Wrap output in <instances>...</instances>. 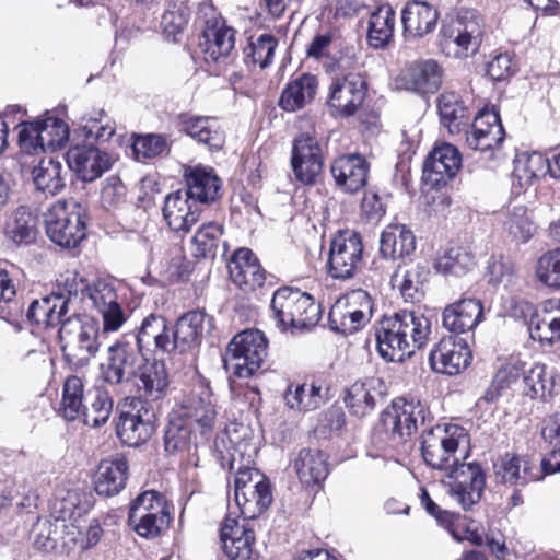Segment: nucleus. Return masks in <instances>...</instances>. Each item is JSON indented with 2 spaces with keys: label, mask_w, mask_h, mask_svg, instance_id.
<instances>
[{
  "label": "nucleus",
  "mask_w": 560,
  "mask_h": 560,
  "mask_svg": "<svg viewBox=\"0 0 560 560\" xmlns=\"http://www.w3.org/2000/svg\"><path fill=\"white\" fill-rule=\"evenodd\" d=\"M396 314L406 341L409 342L411 357L417 350L427 345L431 334V320L423 314L416 312L400 311Z\"/></svg>",
  "instance_id": "nucleus-49"
},
{
  "label": "nucleus",
  "mask_w": 560,
  "mask_h": 560,
  "mask_svg": "<svg viewBox=\"0 0 560 560\" xmlns=\"http://www.w3.org/2000/svg\"><path fill=\"white\" fill-rule=\"evenodd\" d=\"M100 325L92 318H66L59 328L65 360L72 369L86 366L100 350Z\"/></svg>",
  "instance_id": "nucleus-3"
},
{
  "label": "nucleus",
  "mask_w": 560,
  "mask_h": 560,
  "mask_svg": "<svg viewBox=\"0 0 560 560\" xmlns=\"http://www.w3.org/2000/svg\"><path fill=\"white\" fill-rule=\"evenodd\" d=\"M545 160L538 153L518 155L514 161L513 180L520 188L530 186L542 173Z\"/></svg>",
  "instance_id": "nucleus-58"
},
{
  "label": "nucleus",
  "mask_w": 560,
  "mask_h": 560,
  "mask_svg": "<svg viewBox=\"0 0 560 560\" xmlns=\"http://www.w3.org/2000/svg\"><path fill=\"white\" fill-rule=\"evenodd\" d=\"M495 480L511 487H524L542 478L538 467L527 457L505 453L493 463Z\"/></svg>",
  "instance_id": "nucleus-24"
},
{
  "label": "nucleus",
  "mask_w": 560,
  "mask_h": 560,
  "mask_svg": "<svg viewBox=\"0 0 560 560\" xmlns=\"http://www.w3.org/2000/svg\"><path fill=\"white\" fill-rule=\"evenodd\" d=\"M443 70L433 59H421L407 63L394 79L397 90L419 95L434 94L442 84Z\"/></svg>",
  "instance_id": "nucleus-15"
},
{
  "label": "nucleus",
  "mask_w": 560,
  "mask_h": 560,
  "mask_svg": "<svg viewBox=\"0 0 560 560\" xmlns=\"http://www.w3.org/2000/svg\"><path fill=\"white\" fill-rule=\"evenodd\" d=\"M151 513H171L165 495L156 490H145L138 494L130 503L128 516L137 517Z\"/></svg>",
  "instance_id": "nucleus-59"
},
{
  "label": "nucleus",
  "mask_w": 560,
  "mask_h": 560,
  "mask_svg": "<svg viewBox=\"0 0 560 560\" xmlns=\"http://www.w3.org/2000/svg\"><path fill=\"white\" fill-rule=\"evenodd\" d=\"M85 397L83 380L77 375L68 376L62 386V397L58 408L59 416L67 421L80 419Z\"/></svg>",
  "instance_id": "nucleus-51"
},
{
  "label": "nucleus",
  "mask_w": 560,
  "mask_h": 560,
  "mask_svg": "<svg viewBox=\"0 0 560 560\" xmlns=\"http://www.w3.org/2000/svg\"><path fill=\"white\" fill-rule=\"evenodd\" d=\"M142 352L124 335L107 349V360L102 364L103 380L110 385H120L137 377L142 368Z\"/></svg>",
  "instance_id": "nucleus-10"
},
{
  "label": "nucleus",
  "mask_w": 560,
  "mask_h": 560,
  "mask_svg": "<svg viewBox=\"0 0 560 560\" xmlns=\"http://www.w3.org/2000/svg\"><path fill=\"white\" fill-rule=\"evenodd\" d=\"M86 300L102 315L103 334L118 330L127 320L114 279L98 278L90 283Z\"/></svg>",
  "instance_id": "nucleus-13"
},
{
  "label": "nucleus",
  "mask_w": 560,
  "mask_h": 560,
  "mask_svg": "<svg viewBox=\"0 0 560 560\" xmlns=\"http://www.w3.org/2000/svg\"><path fill=\"white\" fill-rule=\"evenodd\" d=\"M223 228L215 222L202 224L192 237V252L197 258L213 259L218 254H226V243L222 241Z\"/></svg>",
  "instance_id": "nucleus-48"
},
{
  "label": "nucleus",
  "mask_w": 560,
  "mask_h": 560,
  "mask_svg": "<svg viewBox=\"0 0 560 560\" xmlns=\"http://www.w3.org/2000/svg\"><path fill=\"white\" fill-rule=\"evenodd\" d=\"M175 411L186 418L192 428L199 427L202 434L212 430L217 417L210 389L205 385L195 388Z\"/></svg>",
  "instance_id": "nucleus-31"
},
{
  "label": "nucleus",
  "mask_w": 560,
  "mask_h": 560,
  "mask_svg": "<svg viewBox=\"0 0 560 560\" xmlns=\"http://www.w3.org/2000/svg\"><path fill=\"white\" fill-rule=\"evenodd\" d=\"M504 226L517 242L525 243L534 234L535 226L525 206H514L508 211Z\"/></svg>",
  "instance_id": "nucleus-61"
},
{
  "label": "nucleus",
  "mask_w": 560,
  "mask_h": 560,
  "mask_svg": "<svg viewBox=\"0 0 560 560\" xmlns=\"http://www.w3.org/2000/svg\"><path fill=\"white\" fill-rule=\"evenodd\" d=\"M228 269L232 282L244 290H255L266 281L265 270L248 248L235 250L228 262Z\"/></svg>",
  "instance_id": "nucleus-30"
},
{
  "label": "nucleus",
  "mask_w": 560,
  "mask_h": 560,
  "mask_svg": "<svg viewBox=\"0 0 560 560\" xmlns=\"http://www.w3.org/2000/svg\"><path fill=\"white\" fill-rule=\"evenodd\" d=\"M138 373L135 383L138 398L133 402L143 401L145 405H153L159 404L167 396L170 380L163 362L153 361L142 365Z\"/></svg>",
  "instance_id": "nucleus-28"
},
{
  "label": "nucleus",
  "mask_w": 560,
  "mask_h": 560,
  "mask_svg": "<svg viewBox=\"0 0 560 560\" xmlns=\"http://www.w3.org/2000/svg\"><path fill=\"white\" fill-rule=\"evenodd\" d=\"M203 38L202 50L206 61L220 62L234 49L235 31L224 23L215 22L203 31Z\"/></svg>",
  "instance_id": "nucleus-42"
},
{
  "label": "nucleus",
  "mask_w": 560,
  "mask_h": 560,
  "mask_svg": "<svg viewBox=\"0 0 560 560\" xmlns=\"http://www.w3.org/2000/svg\"><path fill=\"white\" fill-rule=\"evenodd\" d=\"M100 117H90L85 124L80 125L74 133L82 138L85 143L106 142L115 133V126L110 122L104 112L98 113Z\"/></svg>",
  "instance_id": "nucleus-60"
},
{
  "label": "nucleus",
  "mask_w": 560,
  "mask_h": 560,
  "mask_svg": "<svg viewBox=\"0 0 560 560\" xmlns=\"http://www.w3.org/2000/svg\"><path fill=\"white\" fill-rule=\"evenodd\" d=\"M183 190L197 205H208L219 198L222 182L214 170L209 166H185Z\"/></svg>",
  "instance_id": "nucleus-26"
},
{
  "label": "nucleus",
  "mask_w": 560,
  "mask_h": 560,
  "mask_svg": "<svg viewBox=\"0 0 560 560\" xmlns=\"http://www.w3.org/2000/svg\"><path fill=\"white\" fill-rule=\"evenodd\" d=\"M374 335L378 354L384 360L402 362L410 358V346L401 331L396 313L393 316L383 317L375 327Z\"/></svg>",
  "instance_id": "nucleus-25"
},
{
  "label": "nucleus",
  "mask_w": 560,
  "mask_h": 560,
  "mask_svg": "<svg viewBox=\"0 0 560 560\" xmlns=\"http://www.w3.org/2000/svg\"><path fill=\"white\" fill-rule=\"evenodd\" d=\"M324 165L323 148L318 139L303 132L292 143L291 167L295 178L303 185H314Z\"/></svg>",
  "instance_id": "nucleus-14"
},
{
  "label": "nucleus",
  "mask_w": 560,
  "mask_h": 560,
  "mask_svg": "<svg viewBox=\"0 0 560 560\" xmlns=\"http://www.w3.org/2000/svg\"><path fill=\"white\" fill-rule=\"evenodd\" d=\"M520 310L533 340L551 345L560 339V300L547 302L541 310L525 302Z\"/></svg>",
  "instance_id": "nucleus-17"
},
{
  "label": "nucleus",
  "mask_w": 560,
  "mask_h": 560,
  "mask_svg": "<svg viewBox=\"0 0 560 560\" xmlns=\"http://www.w3.org/2000/svg\"><path fill=\"white\" fill-rule=\"evenodd\" d=\"M104 534V529L96 518L89 522L74 521L63 524L62 540L69 548L86 551L94 548Z\"/></svg>",
  "instance_id": "nucleus-43"
},
{
  "label": "nucleus",
  "mask_w": 560,
  "mask_h": 560,
  "mask_svg": "<svg viewBox=\"0 0 560 560\" xmlns=\"http://www.w3.org/2000/svg\"><path fill=\"white\" fill-rule=\"evenodd\" d=\"M505 132L499 114L481 112L475 117L470 131L466 132V142L472 150L491 151L504 140Z\"/></svg>",
  "instance_id": "nucleus-29"
},
{
  "label": "nucleus",
  "mask_w": 560,
  "mask_h": 560,
  "mask_svg": "<svg viewBox=\"0 0 560 560\" xmlns=\"http://www.w3.org/2000/svg\"><path fill=\"white\" fill-rule=\"evenodd\" d=\"M172 517L168 514L140 515L137 517L128 516V524L141 537L155 538L166 530L171 524Z\"/></svg>",
  "instance_id": "nucleus-63"
},
{
  "label": "nucleus",
  "mask_w": 560,
  "mask_h": 560,
  "mask_svg": "<svg viewBox=\"0 0 560 560\" xmlns=\"http://www.w3.org/2000/svg\"><path fill=\"white\" fill-rule=\"evenodd\" d=\"M330 172L339 189L355 194L368 184L370 163L361 154H343L332 162Z\"/></svg>",
  "instance_id": "nucleus-23"
},
{
  "label": "nucleus",
  "mask_w": 560,
  "mask_h": 560,
  "mask_svg": "<svg viewBox=\"0 0 560 560\" xmlns=\"http://www.w3.org/2000/svg\"><path fill=\"white\" fill-rule=\"evenodd\" d=\"M182 130L191 139L211 151H219L225 142V132L218 118L192 116L182 119Z\"/></svg>",
  "instance_id": "nucleus-37"
},
{
  "label": "nucleus",
  "mask_w": 560,
  "mask_h": 560,
  "mask_svg": "<svg viewBox=\"0 0 560 560\" xmlns=\"http://www.w3.org/2000/svg\"><path fill=\"white\" fill-rule=\"evenodd\" d=\"M483 33L482 18L476 11H462L455 19L443 22L440 30L441 46L453 50L456 58H466L478 51Z\"/></svg>",
  "instance_id": "nucleus-6"
},
{
  "label": "nucleus",
  "mask_w": 560,
  "mask_h": 560,
  "mask_svg": "<svg viewBox=\"0 0 560 560\" xmlns=\"http://www.w3.org/2000/svg\"><path fill=\"white\" fill-rule=\"evenodd\" d=\"M39 120L42 127L39 140L44 142V149L55 151L63 148L70 139L68 125L62 119L56 117H47Z\"/></svg>",
  "instance_id": "nucleus-62"
},
{
  "label": "nucleus",
  "mask_w": 560,
  "mask_h": 560,
  "mask_svg": "<svg viewBox=\"0 0 560 560\" xmlns=\"http://www.w3.org/2000/svg\"><path fill=\"white\" fill-rule=\"evenodd\" d=\"M438 108L441 122L451 133L459 132L462 128L469 126L470 109L456 92L442 93L439 97Z\"/></svg>",
  "instance_id": "nucleus-45"
},
{
  "label": "nucleus",
  "mask_w": 560,
  "mask_h": 560,
  "mask_svg": "<svg viewBox=\"0 0 560 560\" xmlns=\"http://www.w3.org/2000/svg\"><path fill=\"white\" fill-rule=\"evenodd\" d=\"M524 394L532 399L547 400L552 395L555 382L546 365L535 364L523 373Z\"/></svg>",
  "instance_id": "nucleus-56"
},
{
  "label": "nucleus",
  "mask_w": 560,
  "mask_h": 560,
  "mask_svg": "<svg viewBox=\"0 0 560 560\" xmlns=\"http://www.w3.org/2000/svg\"><path fill=\"white\" fill-rule=\"evenodd\" d=\"M361 236L354 231H341L330 244L328 273L334 279L346 280L354 276L362 260Z\"/></svg>",
  "instance_id": "nucleus-12"
},
{
  "label": "nucleus",
  "mask_w": 560,
  "mask_h": 560,
  "mask_svg": "<svg viewBox=\"0 0 560 560\" xmlns=\"http://www.w3.org/2000/svg\"><path fill=\"white\" fill-rule=\"evenodd\" d=\"M413 232L402 224L388 225L381 234L380 254L385 259H402L416 250Z\"/></svg>",
  "instance_id": "nucleus-41"
},
{
  "label": "nucleus",
  "mask_w": 560,
  "mask_h": 560,
  "mask_svg": "<svg viewBox=\"0 0 560 560\" xmlns=\"http://www.w3.org/2000/svg\"><path fill=\"white\" fill-rule=\"evenodd\" d=\"M268 353V341L258 329H246L233 337L224 355V366L240 378L253 376Z\"/></svg>",
  "instance_id": "nucleus-5"
},
{
  "label": "nucleus",
  "mask_w": 560,
  "mask_h": 560,
  "mask_svg": "<svg viewBox=\"0 0 560 560\" xmlns=\"http://www.w3.org/2000/svg\"><path fill=\"white\" fill-rule=\"evenodd\" d=\"M475 266V257L463 247H452L439 253L433 268L444 276L459 277Z\"/></svg>",
  "instance_id": "nucleus-54"
},
{
  "label": "nucleus",
  "mask_w": 560,
  "mask_h": 560,
  "mask_svg": "<svg viewBox=\"0 0 560 560\" xmlns=\"http://www.w3.org/2000/svg\"><path fill=\"white\" fill-rule=\"evenodd\" d=\"M381 381L378 378H366L353 383L345 397V404L350 412L357 417H364L370 413L376 404V398L381 396Z\"/></svg>",
  "instance_id": "nucleus-44"
},
{
  "label": "nucleus",
  "mask_w": 560,
  "mask_h": 560,
  "mask_svg": "<svg viewBox=\"0 0 560 560\" xmlns=\"http://www.w3.org/2000/svg\"><path fill=\"white\" fill-rule=\"evenodd\" d=\"M482 320V303L474 298H464L451 303L442 312L443 327L456 335L472 331Z\"/></svg>",
  "instance_id": "nucleus-27"
},
{
  "label": "nucleus",
  "mask_w": 560,
  "mask_h": 560,
  "mask_svg": "<svg viewBox=\"0 0 560 560\" xmlns=\"http://www.w3.org/2000/svg\"><path fill=\"white\" fill-rule=\"evenodd\" d=\"M38 233V217L28 207L20 206L7 215L3 235L15 247L34 244Z\"/></svg>",
  "instance_id": "nucleus-33"
},
{
  "label": "nucleus",
  "mask_w": 560,
  "mask_h": 560,
  "mask_svg": "<svg viewBox=\"0 0 560 560\" xmlns=\"http://www.w3.org/2000/svg\"><path fill=\"white\" fill-rule=\"evenodd\" d=\"M67 314V300L52 293L31 302L26 317L30 323L38 328L61 326Z\"/></svg>",
  "instance_id": "nucleus-39"
},
{
  "label": "nucleus",
  "mask_w": 560,
  "mask_h": 560,
  "mask_svg": "<svg viewBox=\"0 0 560 560\" xmlns=\"http://www.w3.org/2000/svg\"><path fill=\"white\" fill-rule=\"evenodd\" d=\"M49 240L63 248H73L85 238V209L74 199L58 200L45 214Z\"/></svg>",
  "instance_id": "nucleus-4"
},
{
  "label": "nucleus",
  "mask_w": 560,
  "mask_h": 560,
  "mask_svg": "<svg viewBox=\"0 0 560 560\" xmlns=\"http://www.w3.org/2000/svg\"><path fill=\"white\" fill-rule=\"evenodd\" d=\"M446 494L464 511H471L485 492L486 470L477 462H463L444 475L442 480Z\"/></svg>",
  "instance_id": "nucleus-8"
},
{
  "label": "nucleus",
  "mask_w": 560,
  "mask_h": 560,
  "mask_svg": "<svg viewBox=\"0 0 560 560\" xmlns=\"http://www.w3.org/2000/svg\"><path fill=\"white\" fill-rule=\"evenodd\" d=\"M270 308L273 319L282 330H308L320 319V305L314 298L292 287L276 290Z\"/></svg>",
  "instance_id": "nucleus-2"
},
{
  "label": "nucleus",
  "mask_w": 560,
  "mask_h": 560,
  "mask_svg": "<svg viewBox=\"0 0 560 560\" xmlns=\"http://www.w3.org/2000/svg\"><path fill=\"white\" fill-rule=\"evenodd\" d=\"M460 166L458 149L451 143H443L434 147L424 160L422 179L431 188H440L455 177Z\"/></svg>",
  "instance_id": "nucleus-19"
},
{
  "label": "nucleus",
  "mask_w": 560,
  "mask_h": 560,
  "mask_svg": "<svg viewBox=\"0 0 560 560\" xmlns=\"http://www.w3.org/2000/svg\"><path fill=\"white\" fill-rule=\"evenodd\" d=\"M318 79L311 73H301L284 85L278 106L288 113L303 109L311 104L317 94Z\"/></svg>",
  "instance_id": "nucleus-35"
},
{
  "label": "nucleus",
  "mask_w": 560,
  "mask_h": 560,
  "mask_svg": "<svg viewBox=\"0 0 560 560\" xmlns=\"http://www.w3.org/2000/svg\"><path fill=\"white\" fill-rule=\"evenodd\" d=\"M200 208L182 189L165 197L163 218L174 232L187 233L197 223Z\"/></svg>",
  "instance_id": "nucleus-32"
},
{
  "label": "nucleus",
  "mask_w": 560,
  "mask_h": 560,
  "mask_svg": "<svg viewBox=\"0 0 560 560\" xmlns=\"http://www.w3.org/2000/svg\"><path fill=\"white\" fill-rule=\"evenodd\" d=\"M429 277V265L419 261L399 269L394 276V281L405 301L416 302L420 301L423 285L428 282Z\"/></svg>",
  "instance_id": "nucleus-47"
},
{
  "label": "nucleus",
  "mask_w": 560,
  "mask_h": 560,
  "mask_svg": "<svg viewBox=\"0 0 560 560\" xmlns=\"http://www.w3.org/2000/svg\"><path fill=\"white\" fill-rule=\"evenodd\" d=\"M366 91V81L360 74H345L331 83L327 105L334 116H352L363 104Z\"/></svg>",
  "instance_id": "nucleus-16"
},
{
  "label": "nucleus",
  "mask_w": 560,
  "mask_h": 560,
  "mask_svg": "<svg viewBox=\"0 0 560 560\" xmlns=\"http://www.w3.org/2000/svg\"><path fill=\"white\" fill-rule=\"evenodd\" d=\"M127 337L148 358L156 352L173 353L172 329L162 315L150 314L147 316L137 334H126Z\"/></svg>",
  "instance_id": "nucleus-20"
},
{
  "label": "nucleus",
  "mask_w": 560,
  "mask_h": 560,
  "mask_svg": "<svg viewBox=\"0 0 560 560\" xmlns=\"http://www.w3.org/2000/svg\"><path fill=\"white\" fill-rule=\"evenodd\" d=\"M320 392L322 388L313 384H290L283 394V400L288 408L306 412L320 406Z\"/></svg>",
  "instance_id": "nucleus-55"
},
{
  "label": "nucleus",
  "mask_w": 560,
  "mask_h": 560,
  "mask_svg": "<svg viewBox=\"0 0 560 560\" xmlns=\"http://www.w3.org/2000/svg\"><path fill=\"white\" fill-rule=\"evenodd\" d=\"M256 489V506L264 509L268 502H272L270 483L265 476L257 470L240 469L234 477V501L238 502L245 492Z\"/></svg>",
  "instance_id": "nucleus-50"
},
{
  "label": "nucleus",
  "mask_w": 560,
  "mask_h": 560,
  "mask_svg": "<svg viewBox=\"0 0 560 560\" xmlns=\"http://www.w3.org/2000/svg\"><path fill=\"white\" fill-rule=\"evenodd\" d=\"M69 172L60 161L44 158L32 170V178L37 191L45 196H56L66 188Z\"/></svg>",
  "instance_id": "nucleus-40"
},
{
  "label": "nucleus",
  "mask_w": 560,
  "mask_h": 560,
  "mask_svg": "<svg viewBox=\"0 0 560 560\" xmlns=\"http://www.w3.org/2000/svg\"><path fill=\"white\" fill-rule=\"evenodd\" d=\"M395 13L389 5L380 7L369 20L368 42L374 48H384L393 37Z\"/></svg>",
  "instance_id": "nucleus-52"
},
{
  "label": "nucleus",
  "mask_w": 560,
  "mask_h": 560,
  "mask_svg": "<svg viewBox=\"0 0 560 560\" xmlns=\"http://www.w3.org/2000/svg\"><path fill=\"white\" fill-rule=\"evenodd\" d=\"M194 428L188 420L173 410L164 429V448L168 454L186 451L191 442Z\"/></svg>",
  "instance_id": "nucleus-53"
},
{
  "label": "nucleus",
  "mask_w": 560,
  "mask_h": 560,
  "mask_svg": "<svg viewBox=\"0 0 560 560\" xmlns=\"http://www.w3.org/2000/svg\"><path fill=\"white\" fill-rule=\"evenodd\" d=\"M292 467L304 487H319L327 478L328 463L326 455L317 448H302L292 459Z\"/></svg>",
  "instance_id": "nucleus-36"
},
{
  "label": "nucleus",
  "mask_w": 560,
  "mask_h": 560,
  "mask_svg": "<svg viewBox=\"0 0 560 560\" xmlns=\"http://www.w3.org/2000/svg\"><path fill=\"white\" fill-rule=\"evenodd\" d=\"M67 163L83 182H93L110 168L113 159L93 143L84 142L68 150Z\"/></svg>",
  "instance_id": "nucleus-21"
},
{
  "label": "nucleus",
  "mask_w": 560,
  "mask_h": 560,
  "mask_svg": "<svg viewBox=\"0 0 560 560\" xmlns=\"http://www.w3.org/2000/svg\"><path fill=\"white\" fill-rule=\"evenodd\" d=\"M113 411V399L105 387L94 386L86 392L80 418L85 425L98 428L105 424Z\"/></svg>",
  "instance_id": "nucleus-46"
},
{
  "label": "nucleus",
  "mask_w": 560,
  "mask_h": 560,
  "mask_svg": "<svg viewBox=\"0 0 560 560\" xmlns=\"http://www.w3.org/2000/svg\"><path fill=\"white\" fill-rule=\"evenodd\" d=\"M432 419L424 404L415 399L396 398L381 415V424L390 441L398 445L407 441L419 427Z\"/></svg>",
  "instance_id": "nucleus-7"
},
{
  "label": "nucleus",
  "mask_w": 560,
  "mask_h": 560,
  "mask_svg": "<svg viewBox=\"0 0 560 560\" xmlns=\"http://www.w3.org/2000/svg\"><path fill=\"white\" fill-rule=\"evenodd\" d=\"M373 313L371 295L362 290H352L340 296L330 307L328 323L331 330L351 335L370 322Z\"/></svg>",
  "instance_id": "nucleus-9"
},
{
  "label": "nucleus",
  "mask_w": 560,
  "mask_h": 560,
  "mask_svg": "<svg viewBox=\"0 0 560 560\" xmlns=\"http://www.w3.org/2000/svg\"><path fill=\"white\" fill-rule=\"evenodd\" d=\"M440 18L439 11L424 1H410L401 12V22L406 36L422 37L431 33Z\"/></svg>",
  "instance_id": "nucleus-38"
},
{
  "label": "nucleus",
  "mask_w": 560,
  "mask_h": 560,
  "mask_svg": "<svg viewBox=\"0 0 560 560\" xmlns=\"http://www.w3.org/2000/svg\"><path fill=\"white\" fill-rule=\"evenodd\" d=\"M156 429V409L143 401L131 404L121 411L116 425L119 440L127 446L137 447L148 442Z\"/></svg>",
  "instance_id": "nucleus-11"
},
{
  "label": "nucleus",
  "mask_w": 560,
  "mask_h": 560,
  "mask_svg": "<svg viewBox=\"0 0 560 560\" xmlns=\"http://www.w3.org/2000/svg\"><path fill=\"white\" fill-rule=\"evenodd\" d=\"M208 315L200 310L183 314L171 327L173 353L194 352L202 342Z\"/></svg>",
  "instance_id": "nucleus-22"
},
{
  "label": "nucleus",
  "mask_w": 560,
  "mask_h": 560,
  "mask_svg": "<svg viewBox=\"0 0 560 560\" xmlns=\"http://www.w3.org/2000/svg\"><path fill=\"white\" fill-rule=\"evenodd\" d=\"M536 276L547 287L560 289V247L548 250L538 258Z\"/></svg>",
  "instance_id": "nucleus-64"
},
{
  "label": "nucleus",
  "mask_w": 560,
  "mask_h": 560,
  "mask_svg": "<svg viewBox=\"0 0 560 560\" xmlns=\"http://www.w3.org/2000/svg\"><path fill=\"white\" fill-rule=\"evenodd\" d=\"M277 39L271 34H262L256 40H250L244 47V61L249 67H268L273 59Z\"/></svg>",
  "instance_id": "nucleus-57"
},
{
  "label": "nucleus",
  "mask_w": 560,
  "mask_h": 560,
  "mask_svg": "<svg viewBox=\"0 0 560 560\" xmlns=\"http://www.w3.org/2000/svg\"><path fill=\"white\" fill-rule=\"evenodd\" d=\"M471 351L465 339L443 337L429 353L431 369L441 374L457 375L471 362Z\"/></svg>",
  "instance_id": "nucleus-18"
},
{
  "label": "nucleus",
  "mask_w": 560,
  "mask_h": 560,
  "mask_svg": "<svg viewBox=\"0 0 560 560\" xmlns=\"http://www.w3.org/2000/svg\"><path fill=\"white\" fill-rule=\"evenodd\" d=\"M128 471V460L121 455L103 459L94 475L96 493L102 497H114L121 492L126 487Z\"/></svg>",
  "instance_id": "nucleus-34"
},
{
  "label": "nucleus",
  "mask_w": 560,
  "mask_h": 560,
  "mask_svg": "<svg viewBox=\"0 0 560 560\" xmlns=\"http://www.w3.org/2000/svg\"><path fill=\"white\" fill-rule=\"evenodd\" d=\"M470 439L467 430L457 424H436L424 430L421 454L433 469L448 472L469 456Z\"/></svg>",
  "instance_id": "nucleus-1"
}]
</instances>
